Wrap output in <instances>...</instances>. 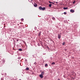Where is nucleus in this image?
<instances>
[{"mask_svg": "<svg viewBox=\"0 0 80 80\" xmlns=\"http://www.w3.org/2000/svg\"><path fill=\"white\" fill-rule=\"evenodd\" d=\"M19 51H22V49H19L18 50Z\"/></svg>", "mask_w": 80, "mask_h": 80, "instance_id": "f3484780", "label": "nucleus"}, {"mask_svg": "<svg viewBox=\"0 0 80 80\" xmlns=\"http://www.w3.org/2000/svg\"><path fill=\"white\" fill-rule=\"evenodd\" d=\"M38 46H40V44H39V43H38Z\"/></svg>", "mask_w": 80, "mask_h": 80, "instance_id": "393cba45", "label": "nucleus"}, {"mask_svg": "<svg viewBox=\"0 0 80 80\" xmlns=\"http://www.w3.org/2000/svg\"><path fill=\"white\" fill-rule=\"evenodd\" d=\"M34 29H35V30H36V29H37V27H35L34 28Z\"/></svg>", "mask_w": 80, "mask_h": 80, "instance_id": "b1692460", "label": "nucleus"}, {"mask_svg": "<svg viewBox=\"0 0 80 80\" xmlns=\"http://www.w3.org/2000/svg\"><path fill=\"white\" fill-rule=\"evenodd\" d=\"M44 73H45V72H44V71H42V72L41 75H43L44 74Z\"/></svg>", "mask_w": 80, "mask_h": 80, "instance_id": "423d86ee", "label": "nucleus"}, {"mask_svg": "<svg viewBox=\"0 0 80 80\" xmlns=\"http://www.w3.org/2000/svg\"><path fill=\"white\" fill-rule=\"evenodd\" d=\"M55 2L56 3H58V2Z\"/></svg>", "mask_w": 80, "mask_h": 80, "instance_id": "cd10ccee", "label": "nucleus"}, {"mask_svg": "<svg viewBox=\"0 0 80 80\" xmlns=\"http://www.w3.org/2000/svg\"><path fill=\"white\" fill-rule=\"evenodd\" d=\"M5 60L4 59H3L2 60V63H5Z\"/></svg>", "mask_w": 80, "mask_h": 80, "instance_id": "0eeeda50", "label": "nucleus"}, {"mask_svg": "<svg viewBox=\"0 0 80 80\" xmlns=\"http://www.w3.org/2000/svg\"><path fill=\"white\" fill-rule=\"evenodd\" d=\"M52 4H50L49 5V7H52Z\"/></svg>", "mask_w": 80, "mask_h": 80, "instance_id": "f8f14e48", "label": "nucleus"}, {"mask_svg": "<svg viewBox=\"0 0 80 80\" xmlns=\"http://www.w3.org/2000/svg\"><path fill=\"white\" fill-rule=\"evenodd\" d=\"M39 10H42V7H41V6L39 7Z\"/></svg>", "mask_w": 80, "mask_h": 80, "instance_id": "7ed1b4c3", "label": "nucleus"}, {"mask_svg": "<svg viewBox=\"0 0 80 80\" xmlns=\"http://www.w3.org/2000/svg\"><path fill=\"white\" fill-rule=\"evenodd\" d=\"M58 80H60V79H58Z\"/></svg>", "mask_w": 80, "mask_h": 80, "instance_id": "7c9ffc66", "label": "nucleus"}, {"mask_svg": "<svg viewBox=\"0 0 80 80\" xmlns=\"http://www.w3.org/2000/svg\"><path fill=\"white\" fill-rule=\"evenodd\" d=\"M25 61L27 62V59H25Z\"/></svg>", "mask_w": 80, "mask_h": 80, "instance_id": "5701e85b", "label": "nucleus"}, {"mask_svg": "<svg viewBox=\"0 0 80 80\" xmlns=\"http://www.w3.org/2000/svg\"><path fill=\"white\" fill-rule=\"evenodd\" d=\"M68 8L66 7V8H65L64 7L63 8V9H64V10H66V9H67Z\"/></svg>", "mask_w": 80, "mask_h": 80, "instance_id": "9b49d317", "label": "nucleus"}, {"mask_svg": "<svg viewBox=\"0 0 80 80\" xmlns=\"http://www.w3.org/2000/svg\"><path fill=\"white\" fill-rule=\"evenodd\" d=\"M39 77L40 78H43V76L42 74H40Z\"/></svg>", "mask_w": 80, "mask_h": 80, "instance_id": "f257e3e1", "label": "nucleus"}, {"mask_svg": "<svg viewBox=\"0 0 80 80\" xmlns=\"http://www.w3.org/2000/svg\"><path fill=\"white\" fill-rule=\"evenodd\" d=\"M3 22H2V24L3 25Z\"/></svg>", "mask_w": 80, "mask_h": 80, "instance_id": "c85d7f7f", "label": "nucleus"}, {"mask_svg": "<svg viewBox=\"0 0 80 80\" xmlns=\"http://www.w3.org/2000/svg\"><path fill=\"white\" fill-rule=\"evenodd\" d=\"M65 42H63V43H62V45H65Z\"/></svg>", "mask_w": 80, "mask_h": 80, "instance_id": "6ab92c4d", "label": "nucleus"}, {"mask_svg": "<svg viewBox=\"0 0 80 80\" xmlns=\"http://www.w3.org/2000/svg\"><path fill=\"white\" fill-rule=\"evenodd\" d=\"M64 15H66V14H67V12H64Z\"/></svg>", "mask_w": 80, "mask_h": 80, "instance_id": "a211bd4d", "label": "nucleus"}, {"mask_svg": "<svg viewBox=\"0 0 80 80\" xmlns=\"http://www.w3.org/2000/svg\"><path fill=\"white\" fill-rule=\"evenodd\" d=\"M45 67H47V66H48V64H45Z\"/></svg>", "mask_w": 80, "mask_h": 80, "instance_id": "dca6fc26", "label": "nucleus"}, {"mask_svg": "<svg viewBox=\"0 0 80 80\" xmlns=\"http://www.w3.org/2000/svg\"><path fill=\"white\" fill-rule=\"evenodd\" d=\"M75 1H74V2H73V4H75Z\"/></svg>", "mask_w": 80, "mask_h": 80, "instance_id": "4be33fe9", "label": "nucleus"}, {"mask_svg": "<svg viewBox=\"0 0 80 80\" xmlns=\"http://www.w3.org/2000/svg\"><path fill=\"white\" fill-rule=\"evenodd\" d=\"M41 33H42V32L41 31H40L38 34V36L39 37H40V35H41Z\"/></svg>", "mask_w": 80, "mask_h": 80, "instance_id": "39448f33", "label": "nucleus"}, {"mask_svg": "<svg viewBox=\"0 0 80 80\" xmlns=\"http://www.w3.org/2000/svg\"><path fill=\"white\" fill-rule=\"evenodd\" d=\"M55 63L54 62H52V63L51 64L52 65H54V64H55Z\"/></svg>", "mask_w": 80, "mask_h": 80, "instance_id": "ddd939ff", "label": "nucleus"}, {"mask_svg": "<svg viewBox=\"0 0 80 80\" xmlns=\"http://www.w3.org/2000/svg\"><path fill=\"white\" fill-rule=\"evenodd\" d=\"M24 20V19H23V18H22L21 19V21H23Z\"/></svg>", "mask_w": 80, "mask_h": 80, "instance_id": "aec40b11", "label": "nucleus"}, {"mask_svg": "<svg viewBox=\"0 0 80 80\" xmlns=\"http://www.w3.org/2000/svg\"><path fill=\"white\" fill-rule=\"evenodd\" d=\"M6 75H7V74H6V73H5V76H6Z\"/></svg>", "mask_w": 80, "mask_h": 80, "instance_id": "a878e982", "label": "nucleus"}, {"mask_svg": "<svg viewBox=\"0 0 80 80\" xmlns=\"http://www.w3.org/2000/svg\"><path fill=\"white\" fill-rule=\"evenodd\" d=\"M52 19L53 20H55V18L54 17H52Z\"/></svg>", "mask_w": 80, "mask_h": 80, "instance_id": "2eb2a0df", "label": "nucleus"}, {"mask_svg": "<svg viewBox=\"0 0 80 80\" xmlns=\"http://www.w3.org/2000/svg\"><path fill=\"white\" fill-rule=\"evenodd\" d=\"M70 12H72V13H73V12H74V10H72V9H71L70 11Z\"/></svg>", "mask_w": 80, "mask_h": 80, "instance_id": "20e7f679", "label": "nucleus"}, {"mask_svg": "<svg viewBox=\"0 0 80 80\" xmlns=\"http://www.w3.org/2000/svg\"><path fill=\"white\" fill-rule=\"evenodd\" d=\"M17 41L18 42V40H17Z\"/></svg>", "mask_w": 80, "mask_h": 80, "instance_id": "c756f323", "label": "nucleus"}, {"mask_svg": "<svg viewBox=\"0 0 80 80\" xmlns=\"http://www.w3.org/2000/svg\"><path fill=\"white\" fill-rule=\"evenodd\" d=\"M4 25H5V24H4Z\"/></svg>", "mask_w": 80, "mask_h": 80, "instance_id": "72a5a7b5", "label": "nucleus"}, {"mask_svg": "<svg viewBox=\"0 0 80 80\" xmlns=\"http://www.w3.org/2000/svg\"><path fill=\"white\" fill-rule=\"evenodd\" d=\"M61 36V35L60 34H58V38L60 39V38Z\"/></svg>", "mask_w": 80, "mask_h": 80, "instance_id": "6e6552de", "label": "nucleus"}, {"mask_svg": "<svg viewBox=\"0 0 80 80\" xmlns=\"http://www.w3.org/2000/svg\"><path fill=\"white\" fill-rule=\"evenodd\" d=\"M45 10V7L42 8V10Z\"/></svg>", "mask_w": 80, "mask_h": 80, "instance_id": "1a4fd4ad", "label": "nucleus"}, {"mask_svg": "<svg viewBox=\"0 0 80 80\" xmlns=\"http://www.w3.org/2000/svg\"><path fill=\"white\" fill-rule=\"evenodd\" d=\"M1 80H3V78H1Z\"/></svg>", "mask_w": 80, "mask_h": 80, "instance_id": "bb28decb", "label": "nucleus"}, {"mask_svg": "<svg viewBox=\"0 0 80 80\" xmlns=\"http://www.w3.org/2000/svg\"><path fill=\"white\" fill-rule=\"evenodd\" d=\"M34 7H37V4L36 3H34Z\"/></svg>", "mask_w": 80, "mask_h": 80, "instance_id": "f03ea898", "label": "nucleus"}, {"mask_svg": "<svg viewBox=\"0 0 80 80\" xmlns=\"http://www.w3.org/2000/svg\"><path fill=\"white\" fill-rule=\"evenodd\" d=\"M4 27H5V26H4Z\"/></svg>", "mask_w": 80, "mask_h": 80, "instance_id": "473e14b6", "label": "nucleus"}, {"mask_svg": "<svg viewBox=\"0 0 80 80\" xmlns=\"http://www.w3.org/2000/svg\"><path fill=\"white\" fill-rule=\"evenodd\" d=\"M34 64V65H37V62H35Z\"/></svg>", "mask_w": 80, "mask_h": 80, "instance_id": "412c9836", "label": "nucleus"}, {"mask_svg": "<svg viewBox=\"0 0 80 80\" xmlns=\"http://www.w3.org/2000/svg\"><path fill=\"white\" fill-rule=\"evenodd\" d=\"M49 3H52L53 5H54V3L53 2H51L50 1H49Z\"/></svg>", "mask_w": 80, "mask_h": 80, "instance_id": "9d476101", "label": "nucleus"}, {"mask_svg": "<svg viewBox=\"0 0 80 80\" xmlns=\"http://www.w3.org/2000/svg\"><path fill=\"white\" fill-rule=\"evenodd\" d=\"M53 2H54V3H55V1H54Z\"/></svg>", "mask_w": 80, "mask_h": 80, "instance_id": "2f4dec72", "label": "nucleus"}, {"mask_svg": "<svg viewBox=\"0 0 80 80\" xmlns=\"http://www.w3.org/2000/svg\"><path fill=\"white\" fill-rule=\"evenodd\" d=\"M26 70H29V68H27L26 69Z\"/></svg>", "mask_w": 80, "mask_h": 80, "instance_id": "4468645a", "label": "nucleus"}]
</instances>
